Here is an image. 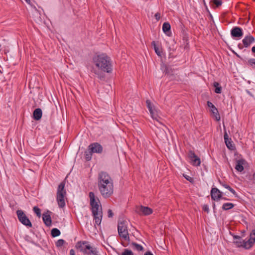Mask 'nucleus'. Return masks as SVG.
Listing matches in <instances>:
<instances>
[{
  "instance_id": "obj_1",
  "label": "nucleus",
  "mask_w": 255,
  "mask_h": 255,
  "mask_svg": "<svg viewBox=\"0 0 255 255\" xmlns=\"http://www.w3.org/2000/svg\"><path fill=\"white\" fill-rule=\"evenodd\" d=\"M98 187L101 195L105 198L110 197L113 194V181L107 172L101 171L99 173Z\"/></svg>"
},
{
  "instance_id": "obj_2",
  "label": "nucleus",
  "mask_w": 255,
  "mask_h": 255,
  "mask_svg": "<svg viewBox=\"0 0 255 255\" xmlns=\"http://www.w3.org/2000/svg\"><path fill=\"white\" fill-rule=\"evenodd\" d=\"M90 204L91 207L92 215L95 223L100 225L102 219V207L99 198L95 196L94 192H90L89 194Z\"/></svg>"
},
{
  "instance_id": "obj_3",
  "label": "nucleus",
  "mask_w": 255,
  "mask_h": 255,
  "mask_svg": "<svg viewBox=\"0 0 255 255\" xmlns=\"http://www.w3.org/2000/svg\"><path fill=\"white\" fill-rule=\"evenodd\" d=\"M93 62L99 69L107 73H111L112 65L110 58L104 54L95 56Z\"/></svg>"
},
{
  "instance_id": "obj_4",
  "label": "nucleus",
  "mask_w": 255,
  "mask_h": 255,
  "mask_svg": "<svg viewBox=\"0 0 255 255\" xmlns=\"http://www.w3.org/2000/svg\"><path fill=\"white\" fill-rule=\"evenodd\" d=\"M128 222L124 219H120L118 221V231L120 237L123 240L128 241L129 243V237L128 230Z\"/></svg>"
},
{
  "instance_id": "obj_5",
  "label": "nucleus",
  "mask_w": 255,
  "mask_h": 255,
  "mask_svg": "<svg viewBox=\"0 0 255 255\" xmlns=\"http://www.w3.org/2000/svg\"><path fill=\"white\" fill-rule=\"evenodd\" d=\"M65 183L62 182L58 185L57 191L56 201L60 208H63L65 206V199H66V191L65 189Z\"/></svg>"
},
{
  "instance_id": "obj_6",
  "label": "nucleus",
  "mask_w": 255,
  "mask_h": 255,
  "mask_svg": "<svg viewBox=\"0 0 255 255\" xmlns=\"http://www.w3.org/2000/svg\"><path fill=\"white\" fill-rule=\"evenodd\" d=\"M18 221L23 225L28 228H32V224L24 212L21 210H17L16 212Z\"/></svg>"
},
{
  "instance_id": "obj_7",
  "label": "nucleus",
  "mask_w": 255,
  "mask_h": 255,
  "mask_svg": "<svg viewBox=\"0 0 255 255\" xmlns=\"http://www.w3.org/2000/svg\"><path fill=\"white\" fill-rule=\"evenodd\" d=\"M135 211L139 215L144 216L150 215L152 213V210L151 208L142 205L136 206L135 209Z\"/></svg>"
},
{
  "instance_id": "obj_8",
  "label": "nucleus",
  "mask_w": 255,
  "mask_h": 255,
  "mask_svg": "<svg viewBox=\"0 0 255 255\" xmlns=\"http://www.w3.org/2000/svg\"><path fill=\"white\" fill-rule=\"evenodd\" d=\"M188 157L191 160V164L193 165L197 166L200 165V159L195 154L193 151L190 150L189 151Z\"/></svg>"
},
{
  "instance_id": "obj_9",
  "label": "nucleus",
  "mask_w": 255,
  "mask_h": 255,
  "mask_svg": "<svg viewBox=\"0 0 255 255\" xmlns=\"http://www.w3.org/2000/svg\"><path fill=\"white\" fill-rule=\"evenodd\" d=\"M89 149L93 153H101L103 152L102 146L98 142L91 143L88 146Z\"/></svg>"
},
{
  "instance_id": "obj_10",
  "label": "nucleus",
  "mask_w": 255,
  "mask_h": 255,
  "mask_svg": "<svg viewBox=\"0 0 255 255\" xmlns=\"http://www.w3.org/2000/svg\"><path fill=\"white\" fill-rule=\"evenodd\" d=\"M87 243L86 242H84L83 243L79 242L76 244V247L81 252L87 254L88 250L92 249V247L90 246V245H87Z\"/></svg>"
},
{
  "instance_id": "obj_11",
  "label": "nucleus",
  "mask_w": 255,
  "mask_h": 255,
  "mask_svg": "<svg viewBox=\"0 0 255 255\" xmlns=\"http://www.w3.org/2000/svg\"><path fill=\"white\" fill-rule=\"evenodd\" d=\"M207 104L208 107L210 108V112L213 115L215 120L217 121H219L221 118L218 109L211 102L208 101Z\"/></svg>"
},
{
  "instance_id": "obj_12",
  "label": "nucleus",
  "mask_w": 255,
  "mask_h": 255,
  "mask_svg": "<svg viewBox=\"0 0 255 255\" xmlns=\"http://www.w3.org/2000/svg\"><path fill=\"white\" fill-rule=\"evenodd\" d=\"M222 192L217 188H213L211 190V197L212 200L218 201L222 198Z\"/></svg>"
},
{
  "instance_id": "obj_13",
  "label": "nucleus",
  "mask_w": 255,
  "mask_h": 255,
  "mask_svg": "<svg viewBox=\"0 0 255 255\" xmlns=\"http://www.w3.org/2000/svg\"><path fill=\"white\" fill-rule=\"evenodd\" d=\"M231 34L232 37L236 38H241L243 35L242 29L237 26L232 29Z\"/></svg>"
},
{
  "instance_id": "obj_14",
  "label": "nucleus",
  "mask_w": 255,
  "mask_h": 255,
  "mask_svg": "<svg viewBox=\"0 0 255 255\" xmlns=\"http://www.w3.org/2000/svg\"><path fill=\"white\" fill-rule=\"evenodd\" d=\"M243 43L245 47H249L250 44L255 41V38L252 35H247L243 39Z\"/></svg>"
},
{
  "instance_id": "obj_15",
  "label": "nucleus",
  "mask_w": 255,
  "mask_h": 255,
  "mask_svg": "<svg viewBox=\"0 0 255 255\" xmlns=\"http://www.w3.org/2000/svg\"><path fill=\"white\" fill-rule=\"evenodd\" d=\"M246 160L244 159H240L236 161L235 169L239 172H241L244 169V165L246 163Z\"/></svg>"
},
{
  "instance_id": "obj_16",
  "label": "nucleus",
  "mask_w": 255,
  "mask_h": 255,
  "mask_svg": "<svg viewBox=\"0 0 255 255\" xmlns=\"http://www.w3.org/2000/svg\"><path fill=\"white\" fill-rule=\"evenodd\" d=\"M146 103L147 107L150 112L151 116L152 117V118L153 119H157L156 112L155 110V109L154 108H153L150 100H146Z\"/></svg>"
},
{
  "instance_id": "obj_17",
  "label": "nucleus",
  "mask_w": 255,
  "mask_h": 255,
  "mask_svg": "<svg viewBox=\"0 0 255 255\" xmlns=\"http://www.w3.org/2000/svg\"><path fill=\"white\" fill-rule=\"evenodd\" d=\"M42 115V111L41 109L37 108L33 111L32 118L35 121H39L41 119Z\"/></svg>"
},
{
  "instance_id": "obj_18",
  "label": "nucleus",
  "mask_w": 255,
  "mask_h": 255,
  "mask_svg": "<svg viewBox=\"0 0 255 255\" xmlns=\"http://www.w3.org/2000/svg\"><path fill=\"white\" fill-rule=\"evenodd\" d=\"M171 26L168 22H164L162 25V30L164 33L168 35V33L170 32Z\"/></svg>"
},
{
  "instance_id": "obj_19",
  "label": "nucleus",
  "mask_w": 255,
  "mask_h": 255,
  "mask_svg": "<svg viewBox=\"0 0 255 255\" xmlns=\"http://www.w3.org/2000/svg\"><path fill=\"white\" fill-rule=\"evenodd\" d=\"M254 245L253 243H251V242L248 240L247 241H245L244 240L242 241V247L246 249H249L251 248L253 245Z\"/></svg>"
},
{
  "instance_id": "obj_20",
  "label": "nucleus",
  "mask_w": 255,
  "mask_h": 255,
  "mask_svg": "<svg viewBox=\"0 0 255 255\" xmlns=\"http://www.w3.org/2000/svg\"><path fill=\"white\" fill-rule=\"evenodd\" d=\"M130 244V245L132 246V249L135 250H137V251H142L143 250V248L141 245L135 243V242H131V243H129Z\"/></svg>"
},
{
  "instance_id": "obj_21",
  "label": "nucleus",
  "mask_w": 255,
  "mask_h": 255,
  "mask_svg": "<svg viewBox=\"0 0 255 255\" xmlns=\"http://www.w3.org/2000/svg\"><path fill=\"white\" fill-rule=\"evenodd\" d=\"M234 207V205L231 203H224L222 206V209L224 210H228L233 208Z\"/></svg>"
},
{
  "instance_id": "obj_22",
  "label": "nucleus",
  "mask_w": 255,
  "mask_h": 255,
  "mask_svg": "<svg viewBox=\"0 0 255 255\" xmlns=\"http://www.w3.org/2000/svg\"><path fill=\"white\" fill-rule=\"evenodd\" d=\"M60 231L57 228L52 229L51 231V235L52 237H56L60 235Z\"/></svg>"
},
{
  "instance_id": "obj_23",
  "label": "nucleus",
  "mask_w": 255,
  "mask_h": 255,
  "mask_svg": "<svg viewBox=\"0 0 255 255\" xmlns=\"http://www.w3.org/2000/svg\"><path fill=\"white\" fill-rule=\"evenodd\" d=\"M151 45L154 47V49L156 54L159 56H161V52L160 51L159 48L156 46V43L154 41H153L151 42Z\"/></svg>"
},
{
  "instance_id": "obj_24",
  "label": "nucleus",
  "mask_w": 255,
  "mask_h": 255,
  "mask_svg": "<svg viewBox=\"0 0 255 255\" xmlns=\"http://www.w3.org/2000/svg\"><path fill=\"white\" fill-rule=\"evenodd\" d=\"M225 142L226 144V146L230 149L233 150L235 148V146L234 144H232V141L231 138L228 139V141L227 140Z\"/></svg>"
},
{
  "instance_id": "obj_25",
  "label": "nucleus",
  "mask_w": 255,
  "mask_h": 255,
  "mask_svg": "<svg viewBox=\"0 0 255 255\" xmlns=\"http://www.w3.org/2000/svg\"><path fill=\"white\" fill-rule=\"evenodd\" d=\"M92 153L93 152L91 151V150L85 152L84 156L87 161H89L91 159Z\"/></svg>"
},
{
  "instance_id": "obj_26",
  "label": "nucleus",
  "mask_w": 255,
  "mask_h": 255,
  "mask_svg": "<svg viewBox=\"0 0 255 255\" xmlns=\"http://www.w3.org/2000/svg\"><path fill=\"white\" fill-rule=\"evenodd\" d=\"M222 185L225 187V188L228 189L231 193H232L234 195H236V192L234 189L231 188L229 185L226 184L222 183Z\"/></svg>"
},
{
  "instance_id": "obj_27",
  "label": "nucleus",
  "mask_w": 255,
  "mask_h": 255,
  "mask_svg": "<svg viewBox=\"0 0 255 255\" xmlns=\"http://www.w3.org/2000/svg\"><path fill=\"white\" fill-rule=\"evenodd\" d=\"M33 211L38 218L41 217V210L38 207L34 206L33 208Z\"/></svg>"
},
{
  "instance_id": "obj_28",
  "label": "nucleus",
  "mask_w": 255,
  "mask_h": 255,
  "mask_svg": "<svg viewBox=\"0 0 255 255\" xmlns=\"http://www.w3.org/2000/svg\"><path fill=\"white\" fill-rule=\"evenodd\" d=\"M43 221L46 226H48V211L43 214Z\"/></svg>"
},
{
  "instance_id": "obj_29",
  "label": "nucleus",
  "mask_w": 255,
  "mask_h": 255,
  "mask_svg": "<svg viewBox=\"0 0 255 255\" xmlns=\"http://www.w3.org/2000/svg\"><path fill=\"white\" fill-rule=\"evenodd\" d=\"M92 72L97 75L98 77L100 78V79H102L104 78V75L102 74L99 71H98L97 70L93 69L92 70Z\"/></svg>"
},
{
  "instance_id": "obj_30",
  "label": "nucleus",
  "mask_w": 255,
  "mask_h": 255,
  "mask_svg": "<svg viewBox=\"0 0 255 255\" xmlns=\"http://www.w3.org/2000/svg\"><path fill=\"white\" fill-rule=\"evenodd\" d=\"M249 240L251 242V243L254 244L255 243V230L252 231Z\"/></svg>"
},
{
  "instance_id": "obj_31",
  "label": "nucleus",
  "mask_w": 255,
  "mask_h": 255,
  "mask_svg": "<svg viewBox=\"0 0 255 255\" xmlns=\"http://www.w3.org/2000/svg\"><path fill=\"white\" fill-rule=\"evenodd\" d=\"M210 2L215 4L216 7H219L222 4V1L221 0H210Z\"/></svg>"
},
{
  "instance_id": "obj_32",
  "label": "nucleus",
  "mask_w": 255,
  "mask_h": 255,
  "mask_svg": "<svg viewBox=\"0 0 255 255\" xmlns=\"http://www.w3.org/2000/svg\"><path fill=\"white\" fill-rule=\"evenodd\" d=\"M121 255H134L132 252L128 249H124L123 252L122 253Z\"/></svg>"
},
{
  "instance_id": "obj_33",
  "label": "nucleus",
  "mask_w": 255,
  "mask_h": 255,
  "mask_svg": "<svg viewBox=\"0 0 255 255\" xmlns=\"http://www.w3.org/2000/svg\"><path fill=\"white\" fill-rule=\"evenodd\" d=\"M64 243L65 241L64 240L59 239L56 242V245L57 247H61L64 245Z\"/></svg>"
},
{
  "instance_id": "obj_34",
  "label": "nucleus",
  "mask_w": 255,
  "mask_h": 255,
  "mask_svg": "<svg viewBox=\"0 0 255 255\" xmlns=\"http://www.w3.org/2000/svg\"><path fill=\"white\" fill-rule=\"evenodd\" d=\"M98 252L96 251L95 249H93L92 248V249L88 250V255L93 254L94 255H99Z\"/></svg>"
},
{
  "instance_id": "obj_35",
  "label": "nucleus",
  "mask_w": 255,
  "mask_h": 255,
  "mask_svg": "<svg viewBox=\"0 0 255 255\" xmlns=\"http://www.w3.org/2000/svg\"><path fill=\"white\" fill-rule=\"evenodd\" d=\"M248 63L253 68H255V59H249Z\"/></svg>"
},
{
  "instance_id": "obj_36",
  "label": "nucleus",
  "mask_w": 255,
  "mask_h": 255,
  "mask_svg": "<svg viewBox=\"0 0 255 255\" xmlns=\"http://www.w3.org/2000/svg\"><path fill=\"white\" fill-rule=\"evenodd\" d=\"M242 241H243L242 239L241 240L237 241L235 242V243H236V245L238 247H242Z\"/></svg>"
},
{
  "instance_id": "obj_37",
  "label": "nucleus",
  "mask_w": 255,
  "mask_h": 255,
  "mask_svg": "<svg viewBox=\"0 0 255 255\" xmlns=\"http://www.w3.org/2000/svg\"><path fill=\"white\" fill-rule=\"evenodd\" d=\"M184 177L190 182L193 183L194 182V179L192 177H190V176H187V175L184 176Z\"/></svg>"
},
{
  "instance_id": "obj_38",
  "label": "nucleus",
  "mask_w": 255,
  "mask_h": 255,
  "mask_svg": "<svg viewBox=\"0 0 255 255\" xmlns=\"http://www.w3.org/2000/svg\"><path fill=\"white\" fill-rule=\"evenodd\" d=\"M203 210L206 212L207 213H208L209 211V207L207 205H204L203 207Z\"/></svg>"
},
{
  "instance_id": "obj_39",
  "label": "nucleus",
  "mask_w": 255,
  "mask_h": 255,
  "mask_svg": "<svg viewBox=\"0 0 255 255\" xmlns=\"http://www.w3.org/2000/svg\"><path fill=\"white\" fill-rule=\"evenodd\" d=\"M113 215H114V214H113L112 211L111 209L108 210V217L112 218V217H113Z\"/></svg>"
},
{
  "instance_id": "obj_40",
  "label": "nucleus",
  "mask_w": 255,
  "mask_h": 255,
  "mask_svg": "<svg viewBox=\"0 0 255 255\" xmlns=\"http://www.w3.org/2000/svg\"><path fill=\"white\" fill-rule=\"evenodd\" d=\"M154 16L156 20L158 21L160 18V13L157 12L155 14Z\"/></svg>"
},
{
  "instance_id": "obj_41",
  "label": "nucleus",
  "mask_w": 255,
  "mask_h": 255,
  "mask_svg": "<svg viewBox=\"0 0 255 255\" xmlns=\"http://www.w3.org/2000/svg\"><path fill=\"white\" fill-rule=\"evenodd\" d=\"M221 89L222 88L221 87H217L215 90V92L217 94H220L221 93Z\"/></svg>"
},
{
  "instance_id": "obj_42",
  "label": "nucleus",
  "mask_w": 255,
  "mask_h": 255,
  "mask_svg": "<svg viewBox=\"0 0 255 255\" xmlns=\"http://www.w3.org/2000/svg\"><path fill=\"white\" fill-rule=\"evenodd\" d=\"M224 138L225 141H226L227 140L228 141V140L230 139L229 138L227 132L225 133L224 135Z\"/></svg>"
},
{
  "instance_id": "obj_43",
  "label": "nucleus",
  "mask_w": 255,
  "mask_h": 255,
  "mask_svg": "<svg viewBox=\"0 0 255 255\" xmlns=\"http://www.w3.org/2000/svg\"><path fill=\"white\" fill-rule=\"evenodd\" d=\"M251 179L252 180H253V182L255 184V173H254L253 174Z\"/></svg>"
},
{
  "instance_id": "obj_44",
  "label": "nucleus",
  "mask_w": 255,
  "mask_h": 255,
  "mask_svg": "<svg viewBox=\"0 0 255 255\" xmlns=\"http://www.w3.org/2000/svg\"><path fill=\"white\" fill-rule=\"evenodd\" d=\"M70 255H75V251L73 249L70 250Z\"/></svg>"
},
{
  "instance_id": "obj_45",
  "label": "nucleus",
  "mask_w": 255,
  "mask_h": 255,
  "mask_svg": "<svg viewBox=\"0 0 255 255\" xmlns=\"http://www.w3.org/2000/svg\"><path fill=\"white\" fill-rule=\"evenodd\" d=\"M213 85L216 88L220 87L219 86V83H218V82H216L214 83Z\"/></svg>"
},
{
  "instance_id": "obj_46",
  "label": "nucleus",
  "mask_w": 255,
  "mask_h": 255,
  "mask_svg": "<svg viewBox=\"0 0 255 255\" xmlns=\"http://www.w3.org/2000/svg\"><path fill=\"white\" fill-rule=\"evenodd\" d=\"M234 239H238L239 240H241L242 238L240 236L236 235V236H234Z\"/></svg>"
},
{
  "instance_id": "obj_47",
  "label": "nucleus",
  "mask_w": 255,
  "mask_h": 255,
  "mask_svg": "<svg viewBox=\"0 0 255 255\" xmlns=\"http://www.w3.org/2000/svg\"><path fill=\"white\" fill-rule=\"evenodd\" d=\"M144 255H153V254H152L151 252H150L148 251V252H146L144 254Z\"/></svg>"
},
{
  "instance_id": "obj_48",
  "label": "nucleus",
  "mask_w": 255,
  "mask_h": 255,
  "mask_svg": "<svg viewBox=\"0 0 255 255\" xmlns=\"http://www.w3.org/2000/svg\"><path fill=\"white\" fill-rule=\"evenodd\" d=\"M51 222H52L51 218L50 215H49V227L51 226Z\"/></svg>"
},
{
  "instance_id": "obj_49",
  "label": "nucleus",
  "mask_w": 255,
  "mask_h": 255,
  "mask_svg": "<svg viewBox=\"0 0 255 255\" xmlns=\"http://www.w3.org/2000/svg\"><path fill=\"white\" fill-rule=\"evenodd\" d=\"M252 51L253 53H255V46L252 47Z\"/></svg>"
},
{
  "instance_id": "obj_50",
  "label": "nucleus",
  "mask_w": 255,
  "mask_h": 255,
  "mask_svg": "<svg viewBox=\"0 0 255 255\" xmlns=\"http://www.w3.org/2000/svg\"><path fill=\"white\" fill-rule=\"evenodd\" d=\"M25 1L28 3V4H30V0H25Z\"/></svg>"
},
{
  "instance_id": "obj_51",
  "label": "nucleus",
  "mask_w": 255,
  "mask_h": 255,
  "mask_svg": "<svg viewBox=\"0 0 255 255\" xmlns=\"http://www.w3.org/2000/svg\"><path fill=\"white\" fill-rule=\"evenodd\" d=\"M221 199H224V200H227V199L226 198L222 197V198H221Z\"/></svg>"
}]
</instances>
